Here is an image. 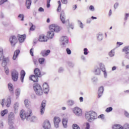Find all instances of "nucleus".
I'll list each match as a JSON object with an SVG mask.
<instances>
[{
  "instance_id": "423d86ee",
  "label": "nucleus",
  "mask_w": 129,
  "mask_h": 129,
  "mask_svg": "<svg viewBox=\"0 0 129 129\" xmlns=\"http://www.w3.org/2000/svg\"><path fill=\"white\" fill-rule=\"evenodd\" d=\"M47 101L45 100H43L40 107L41 114H44L45 112V107H46V103Z\"/></svg>"
},
{
  "instance_id": "4be33fe9",
  "label": "nucleus",
  "mask_w": 129,
  "mask_h": 129,
  "mask_svg": "<svg viewBox=\"0 0 129 129\" xmlns=\"http://www.w3.org/2000/svg\"><path fill=\"white\" fill-rule=\"evenodd\" d=\"M53 37H54V32L53 31H51V30H49L47 34V37L48 38V39H52L53 38Z\"/></svg>"
},
{
  "instance_id": "58836bf2",
  "label": "nucleus",
  "mask_w": 129,
  "mask_h": 129,
  "mask_svg": "<svg viewBox=\"0 0 129 129\" xmlns=\"http://www.w3.org/2000/svg\"><path fill=\"white\" fill-rule=\"evenodd\" d=\"M58 7L57 9V12H61V2L58 1Z\"/></svg>"
},
{
  "instance_id": "8fccbe9b",
  "label": "nucleus",
  "mask_w": 129,
  "mask_h": 129,
  "mask_svg": "<svg viewBox=\"0 0 129 129\" xmlns=\"http://www.w3.org/2000/svg\"><path fill=\"white\" fill-rule=\"evenodd\" d=\"M34 30H35V26H34V25L32 24L30 28V31H34Z\"/></svg>"
},
{
  "instance_id": "9d476101",
  "label": "nucleus",
  "mask_w": 129,
  "mask_h": 129,
  "mask_svg": "<svg viewBox=\"0 0 129 129\" xmlns=\"http://www.w3.org/2000/svg\"><path fill=\"white\" fill-rule=\"evenodd\" d=\"M73 111H74V113L76 115H78L79 116L82 114V110L78 107H75L74 108Z\"/></svg>"
},
{
  "instance_id": "a18cd8bd",
  "label": "nucleus",
  "mask_w": 129,
  "mask_h": 129,
  "mask_svg": "<svg viewBox=\"0 0 129 129\" xmlns=\"http://www.w3.org/2000/svg\"><path fill=\"white\" fill-rule=\"evenodd\" d=\"M68 105L70 106L72 105L73 104H74V102L72 100H69L68 101Z\"/></svg>"
},
{
  "instance_id": "a19ab883",
  "label": "nucleus",
  "mask_w": 129,
  "mask_h": 129,
  "mask_svg": "<svg viewBox=\"0 0 129 129\" xmlns=\"http://www.w3.org/2000/svg\"><path fill=\"white\" fill-rule=\"evenodd\" d=\"M95 73L96 75H99V74H100V69L98 68L96 69L95 71Z\"/></svg>"
},
{
  "instance_id": "9b49d317",
  "label": "nucleus",
  "mask_w": 129,
  "mask_h": 129,
  "mask_svg": "<svg viewBox=\"0 0 129 129\" xmlns=\"http://www.w3.org/2000/svg\"><path fill=\"white\" fill-rule=\"evenodd\" d=\"M60 121H61V119L59 117L55 116L54 117L53 122H54V126L55 127H59V123H60Z\"/></svg>"
},
{
  "instance_id": "1a4fd4ad",
  "label": "nucleus",
  "mask_w": 129,
  "mask_h": 129,
  "mask_svg": "<svg viewBox=\"0 0 129 129\" xmlns=\"http://www.w3.org/2000/svg\"><path fill=\"white\" fill-rule=\"evenodd\" d=\"M65 18H66V16H65V13H64V11H61L60 15V19L62 24H66L67 22H69V20L66 21Z\"/></svg>"
},
{
  "instance_id": "0e129e2a",
  "label": "nucleus",
  "mask_w": 129,
  "mask_h": 129,
  "mask_svg": "<svg viewBox=\"0 0 129 129\" xmlns=\"http://www.w3.org/2000/svg\"><path fill=\"white\" fill-rule=\"evenodd\" d=\"M117 7H118V4L115 3L114 5V9H117Z\"/></svg>"
},
{
  "instance_id": "ea45409f",
  "label": "nucleus",
  "mask_w": 129,
  "mask_h": 129,
  "mask_svg": "<svg viewBox=\"0 0 129 129\" xmlns=\"http://www.w3.org/2000/svg\"><path fill=\"white\" fill-rule=\"evenodd\" d=\"M109 56H110V57H113V56H114V50H111L110 52H109Z\"/></svg>"
},
{
  "instance_id": "a878e982",
  "label": "nucleus",
  "mask_w": 129,
  "mask_h": 129,
  "mask_svg": "<svg viewBox=\"0 0 129 129\" xmlns=\"http://www.w3.org/2000/svg\"><path fill=\"white\" fill-rule=\"evenodd\" d=\"M8 118L10 119V120H13L15 119V113H14V112L10 113L8 116Z\"/></svg>"
},
{
  "instance_id": "e433bc0d",
  "label": "nucleus",
  "mask_w": 129,
  "mask_h": 129,
  "mask_svg": "<svg viewBox=\"0 0 129 129\" xmlns=\"http://www.w3.org/2000/svg\"><path fill=\"white\" fill-rule=\"evenodd\" d=\"M19 109V103H15L14 105V110L16 113V111Z\"/></svg>"
},
{
  "instance_id": "f03ea898",
  "label": "nucleus",
  "mask_w": 129,
  "mask_h": 129,
  "mask_svg": "<svg viewBox=\"0 0 129 129\" xmlns=\"http://www.w3.org/2000/svg\"><path fill=\"white\" fill-rule=\"evenodd\" d=\"M33 88L36 94H37V95H43V90L42 89V87H41V86H40V85H38V84L35 85L33 86Z\"/></svg>"
},
{
  "instance_id": "774afa93",
  "label": "nucleus",
  "mask_w": 129,
  "mask_h": 129,
  "mask_svg": "<svg viewBox=\"0 0 129 129\" xmlns=\"http://www.w3.org/2000/svg\"><path fill=\"white\" fill-rule=\"evenodd\" d=\"M80 102H83V97H80Z\"/></svg>"
},
{
  "instance_id": "ddd939ff",
  "label": "nucleus",
  "mask_w": 129,
  "mask_h": 129,
  "mask_svg": "<svg viewBox=\"0 0 129 129\" xmlns=\"http://www.w3.org/2000/svg\"><path fill=\"white\" fill-rule=\"evenodd\" d=\"M42 88L44 93H48L49 92V85L48 84L44 83L42 85Z\"/></svg>"
},
{
  "instance_id": "13d9d810",
  "label": "nucleus",
  "mask_w": 129,
  "mask_h": 129,
  "mask_svg": "<svg viewBox=\"0 0 129 129\" xmlns=\"http://www.w3.org/2000/svg\"><path fill=\"white\" fill-rule=\"evenodd\" d=\"M50 2L51 0H47V8H50Z\"/></svg>"
},
{
  "instance_id": "aec40b11",
  "label": "nucleus",
  "mask_w": 129,
  "mask_h": 129,
  "mask_svg": "<svg viewBox=\"0 0 129 129\" xmlns=\"http://www.w3.org/2000/svg\"><path fill=\"white\" fill-rule=\"evenodd\" d=\"M20 79L21 82H24V79L25 78V76H26V72L24 70H21L20 73Z\"/></svg>"
},
{
  "instance_id": "49530a36",
  "label": "nucleus",
  "mask_w": 129,
  "mask_h": 129,
  "mask_svg": "<svg viewBox=\"0 0 129 129\" xmlns=\"http://www.w3.org/2000/svg\"><path fill=\"white\" fill-rule=\"evenodd\" d=\"M102 38H103V36H102V35L101 34H99L98 36V40H99V41H101V40H102Z\"/></svg>"
},
{
  "instance_id": "338daca9",
  "label": "nucleus",
  "mask_w": 129,
  "mask_h": 129,
  "mask_svg": "<svg viewBox=\"0 0 129 129\" xmlns=\"http://www.w3.org/2000/svg\"><path fill=\"white\" fill-rule=\"evenodd\" d=\"M124 115L126 116V117H129V113L127 112H125Z\"/></svg>"
},
{
  "instance_id": "c756f323",
  "label": "nucleus",
  "mask_w": 129,
  "mask_h": 129,
  "mask_svg": "<svg viewBox=\"0 0 129 129\" xmlns=\"http://www.w3.org/2000/svg\"><path fill=\"white\" fill-rule=\"evenodd\" d=\"M68 122V119L67 118L62 119V124L64 127H67Z\"/></svg>"
},
{
  "instance_id": "f8f14e48",
  "label": "nucleus",
  "mask_w": 129,
  "mask_h": 129,
  "mask_svg": "<svg viewBox=\"0 0 129 129\" xmlns=\"http://www.w3.org/2000/svg\"><path fill=\"white\" fill-rule=\"evenodd\" d=\"M38 40L39 42H47L48 38L44 34H41L39 36Z\"/></svg>"
},
{
  "instance_id": "393cba45",
  "label": "nucleus",
  "mask_w": 129,
  "mask_h": 129,
  "mask_svg": "<svg viewBox=\"0 0 129 129\" xmlns=\"http://www.w3.org/2000/svg\"><path fill=\"white\" fill-rule=\"evenodd\" d=\"M103 87L101 86L99 88L98 91V97H100L101 96V94L103 93Z\"/></svg>"
},
{
  "instance_id": "3c124183",
  "label": "nucleus",
  "mask_w": 129,
  "mask_h": 129,
  "mask_svg": "<svg viewBox=\"0 0 129 129\" xmlns=\"http://www.w3.org/2000/svg\"><path fill=\"white\" fill-rule=\"evenodd\" d=\"M98 118H101V119H104V115L102 114L98 116Z\"/></svg>"
},
{
  "instance_id": "c9c22d12",
  "label": "nucleus",
  "mask_w": 129,
  "mask_h": 129,
  "mask_svg": "<svg viewBox=\"0 0 129 129\" xmlns=\"http://www.w3.org/2000/svg\"><path fill=\"white\" fill-rule=\"evenodd\" d=\"M8 113H9V111L8 109L3 110L1 112V114L2 116H5V115H6V114H8Z\"/></svg>"
},
{
  "instance_id": "37998d69",
  "label": "nucleus",
  "mask_w": 129,
  "mask_h": 129,
  "mask_svg": "<svg viewBox=\"0 0 129 129\" xmlns=\"http://www.w3.org/2000/svg\"><path fill=\"white\" fill-rule=\"evenodd\" d=\"M73 129H80V127H79V126L77 125V124H74L73 125Z\"/></svg>"
},
{
  "instance_id": "052dcab7",
  "label": "nucleus",
  "mask_w": 129,
  "mask_h": 129,
  "mask_svg": "<svg viewBox=\"0 0 129 129\" xmlns=\"http://www.w3.org/2000/svg\"><path fill=\"white\" fill-rule=\"evenodd\" d=\"M30 54L31 55V56H34V52H33V48H31L30 50Z\"/></svg>"
},
{
  "instance_id": "603ef678",
  "label": "nucleus",
  "mask_w": 129,
  "mask_h": 129,
  "mask_svg": "<svg viewBox=\"0 0 129 129\" xmlns=\"http://www.w3.org/2000/svg\"><path fill=\"white\" fill-rule=\"evenodd\" d=\"M66 51L68 55H70L71 54V50H70V49L67 48Z\"/></svg>"
},
{
  "instance_id": "864d4df0",
  "label": "nucleus",
  "mask_w": 129,
  "mask_h": 129,
  "mask_svg": "<svg viewBox=\"0 0 129 129\" xmlns=\"http://www.w3.org/2000/svg\"><path fill=\"white\" fill-rule=\"evenodd\" d=\"M6 2H8V0H1L0 1V5H4Z\"/></svg>"
},
{
  "instance_id": "473e14b6",
  "label": "nucleus",
  "mask_w": 129,
  "mask_h": 129,
  "mask_svg": "<svg viewBox=\"0 0 129 129\" xmlns=\"http://www.w3.org/2000/svg\"><path fill=\"white\" fill-rule=\"evenodd\" d=\"M32 4V1L31 0H27L26 2V6L27 9H30V7H31V5Z\"/></svg>"
},
{
  "instance_id": "f257e3e1",
  "label": "nucleus",
  "mask_w": 129,
  "mask_h": 129,
  "mask_svg": "<svg viewBox=\"0 0 129 129\" xmlns=\"http://www.w3.org/2000/svg\"><path fill=\"white\" fill-rule=\"evenodd\" d=\"M33 115V111L32 109H27V110L22 109L20 111V116L22 120H25V119H28V117H30Z\"/></svg>"
},
{
  "instance_id": "5701e85b",
  "label": "nucleus",
  "mask_w": 129,
  "mask_h": 129,
  "mask_svg": "<svg viewBox=\"0 0 129 129\" xmlns=\"http://www.w3.org/2000/svg\"><path fill=\"white\" fill-rule=\"evenodd\" d=\"M90 112L91 115V120H92V119H95L97 118V115L96 114V113H95V112Z\"/></svg>"
},
{
  "instance_id": "f704fd0d",
  "label": "nucleus",
  "mask_w": 129,
  "mask_h": 129,
  "mask_svg": "<svg viewBox=\"0 0 129 129\" xmlns=\"http://www.w3.org/2000/svg\"><path fill=\"white\" fill-rule=\"evenodd\" d=\"M21 93V90L19 89H17L15 90V95H16L17 98H19V96H20V94Z\"/></svg>"
},
{
  "instance_id": "e2e57ef3",
  "label": "nucleus",
  "mask_w": 129,
  "mask_h": 129,
  "mask_svg": "<svg viewBox=\"0 0 129 129\" xmlns=\"http://www.w3.org/2000/svg\"><path fill=\"white\" fill-rule=\"evenodd\" d=\"M0 127L1 128H4V122H1L0 123Z\"/></svg>"
},
{
  "instance_id": "7ed1b4c3",
  "label": "nucleus",
  "mask_w": 129,
  "mask_h": 129,
  "mask_svg": "<svg viewBox=\"0 0 129 129\" xmlns=\"http://www.w3.org/2000/svg\"><path fill=\"white\" fill-rule=\"evenodd\" d=\"M9 41L12 47H15L18 44V38L15 35H12L9 38Z\"/></svg>"
},
{
  "instance_id": "5fc2aeb1",
  "label": "nucleus",
  "mask_w": 129,
  "mask_h": 129,
  "mask_svg": "<svg viewBox=\"0 0 129 129\" xmlns=\"http://www.w3.org/2000/svg\"><path fill=\"white\" fill-rule=\"evenodd\" d=\"M89 10H91L92 12H93L94 11V7L93 6L91 5L89 7Z\"/></svg>"
},
{
  "instance_id": "7c9ffc66",
  "label": "nucleus",
  "mask_w": 129,
  "mask_h": 129,
  "mask_svg": "<svg viewBox=\"0 0 129 129\" xmlns=\"http://www.w3.org/2000/svg\"><path fill=\"white\" fill-rule=\"evenodd\" d=\"M86 118L87 119L89 120V121H91V115H90V112H87L85 114Z\"/></svg>"
},
{
  "instance_id": "dca6fc26",
  "label": "nucleus",
  "mask_w": 129,
  "mask_h": 129,
  "mask_svg": "<svg viewBox=\"0 0 129 129\" xmlns=\"http://www.w3.org/2000/svg\"><path fill=\"white\" fill-rule=\"evenodd\" d=\"M50 53H51V50H50V49H48L47 50H42L40 54L43 57H46V56H48Z\"/></svg>"
},
{
  "instance_id": "6e6d98bb",
  "label": "nucleus",
  "mask_w": 129,
  "mask_h": 129,
  "mask_svg": "<svg viewBox=\"0 0 129 129\" xmlns=\"http://www.w3.org/2000/svg\"><path fill=\"white\" fill-rule=\"evenodd\" d=\"M123 43L121 42H117V47H119L120 46H121V45H123Z\"/></svg>"
},
{
  "instance_id": "0eeeda50",
  "label": "nucleus",
  "mask_w": 129,
  "mask_h": 129,
  "mask_svg": "<svg viewBox=\"0 0 129 129\" xmlns=\"http://www.w3.org/2000/svg\"><path fill=\"white\" fill-rule=\"evenodd\" d=\"M43 127L44 129H51V122L48 119L45 120L43 124Z\"/></svg>"
},
{
  "instance_id": "2eb2a0df",
  "label": "nucleus",
  "mask_w": 129,
  "mask_h": 129,
  "mask_svg": "<svg viewBox=\"0 0 129 129\" xmlns=\"http://www.w3.org/2000/svg\"><path fill=\"white\" fill-rule=\"evenodd\" d=\"M2 65L3 66H7L8 64H11V62L10 61V59H9V57L4 58V59H2Z\"/></svg>"
},
{
  "instance_id": "bb28decb",
  "label": "nucleus",
  "mask_w": 129,
  "mask_h": 129,
  "mask_svg": "<svg viewBox=\"0 0 129 129\" xmlns=\"http://www.w3.org/2000/svg\"><path fill=\"white\" fill-rule=\"evenodd\" d=\"M100 70H102V71L104 72V76H106V71H105V67H104V65H103V64H100Z\"/></svg>"
},
{
  "instance_id": "680f3d73",
  "label": "nucleus",
  "mask_w": 129,
  "mask_h": 129,
  "mask_svg": "<svg viewBox=\"0 0 129 129\" xmlns=\"http://www.w3.org/2000/svg\"><path fill=\"white\" fill-rule=\"evenodd\" d=\"M128 17H129V14H126L125 15V18H124L125 21H126V20H127V18H128Z\"/></svg>"
},
{
  "instance_id": "4d7b16f0",
  "label": "nucleus",
  "mask_w": 129,
  "mask_h": 129,
  "mask_svg": "<svg viewBox=\"0 0 129 129\" xmlns=\"http://www.w3.org/2000/svg\"><path fill=\"white\" fill-rule=\"evenodd\" d=\"M61 2L62 4H64V5H67V4H68V1L67 0H61Z\"/></svg>"
},
{
  "instance_id": "b1692460",
  "label": "nucleus",
  "mask_w": 129,
  "mask_h": 129,
  "mask_svg": "<svg viewBox=\"0 0 129 129\" xmlns=\"http://www.w3.org/2000/svg\"><path fill=\"white\" fill-rule=\"evenodd\" d=\"M8 89L10 92L14 93V86L12 83H10L8 84Z\"/></svg>"
},
{
  "instance_id": "39448f33",
  "label": "nucleus",
  "mask_w": 129,
  "mask_h": 129,
  "mask_svg": "<svg viewBox=\"0 0 129 129\" xmlns=\"http://www.w3.org/2000/svg\"><path fill=\"white\" fill-rule=\"evenodd\" d=\"M60 27L55 24H51L49 26V31L53 32V33L54 32L58 33V32H60Z\"/></svg>"
},
{
  "instance_id": "09e8293b",
  "label": "nucleus",
  "mask_w": 129,
  "mask_h": 129,
  "mask_svg": "<svg viewBox=\"0 0 129 129\" xmlns=\"http://www.w3.org/2000/svg\"><path fill=\"white\" fill-rule=\"evenodd\" d=\"M88 50L87 49V48H84V55H87V54H88Z\"/></svg>"
},
{
  "instance_id": "2f4dec72",
  "label": "nucleus",
  "mask_w": 129,
  "mask_h": 129,
  "mask_svg": "<svg viewBox=\"0 0 129 129\" xmlns=\"http://www.w3.org/2000/svg\"><path fill=\"white\" fill-rule=\"evenodd\" d=\"M24 104L26 107H29L31 105V102L29 100L26 99L24 100Z\"/></svg>"
},
{
  "instance_id": "6e6552de",
  "label": "nucleus",
  "mask_w": 129,
  "mask_h": 129,
  "mask_svg": "<svg viewBox=\"0 0 129 129\" xmlns=\"http://www.w3.org/2000/svg\"><path fill=\"white\" fill-rule=\"evenodd\" d=\"M4 102H5L6 105L7 107H10L11 103V98L7 99L6 101L5 99H3L2 100V101L1 103V104L2 105L3 107H4V106L5 105V104L4 103Z\"/></svg>"
},
{
  "instance_id": "20e7f679",
  "label": "nucleus",
  "mask_w": 129,
  "mask_h": 129,
  "mask_svg": "<svg viewBox=\"0 0 129 129\" xmlns=\"http://www.w3.org/2000/svg\"><path fill=\"white\" fill-rule=\"evenodd\" d=\"M11 76L13 81H17L19 79V73L16 70H14L11 72Z\"/></svg>"
},
{
  "instance_id": "79ce46f5",
  "label": "nucleus",
  "mask_w": 129,
  "mask_h": 129,
  "mask_svg": "<svg viewBox=\"0 0 129 129\" xmlns=\"http://www.w3.org/2000/svg\"><path fill=\"white\" fill-rule=\"evenodd\" d=\"M112 111V107H109L106 109L105 111L106 112H110V111Z\"/></svg>"
},
{
  "instance_id": "72a5a7b5",
  "label": "nucleus",
  "mask_w": 129,
  "mask_h": 129,
  "mask_svg": "<svg viewBox=\"0 0 129 129\" xmlns=\"http://www.w3.org/2000/svg\"><path fill=\"white\" fill-rule=\"evenodd\" d=\"M4 58V49L0 48V61H2Z\"/></svg>"
},
{
  "instance_id": "c85d7f7f",
  "label": "nucleus",
  "mask_w": 129,
  "mask_h": 129,
  "mask_svg": "<svg viewBox=\"0 0 129 129\" xmlns=\"http://www.w3.org/2000/svg\"><path fill=\"white\" fill-rule=\"evenodd\" d=\"M122 52H124V53L125 54H128V53H129V46H125L122 49Z\"/></svg>"
},
{
  "instance_id": "a211bd4d",
  "label": "nucleus",
  "mask_w": 129,
  "mask_h": 129,
  "mask_svg": "<svg viewBox=\"0 0 129 129\" xmlns=\"http://www.w3.org/2000/svg\"><path fill=\"white\" fill-rule=\"evenodd\" d=\"M17 37L20 43H23L25 41V39H26V35H24L19 34Z\"/></svg>"
},
{
  "instance_id": "6ab92c4d",
  "label": "nucleus",
  "mask_w": 129,
  "mask_h": 129,
  "mask_svg": "<svg viewBox=\"0 0 129 129\" xmlns=\"http://www.w3.org/2000/svg\"><path fill=\"white\" fill-rule=\"evenodd\" d=\"M61 42H62V45L68 44V38L66 36H62L60 38Z\"/></svg>"
},
{
  "instance_id": "cd10ccee",
  "label": "nucleus",
  "mask_w": 129,
  "mask_h": 129,
  "mask_svg": "<svg viewBox=\"0 0 129 129\" xmlns=\"http://www.w3.org/2000/svg\"><path fill=\"white\" fill-rule=\"evenodd\" d=\"M113 129H123V127L119 124H115L112 126Z\"/></svg>"
},
{
  "instance_id": "c03bdc74",
  "label": "nucleus",
  "mask_w": 129,
  "mask_h": 129,
  "mask_svg": "<svg viewBox=\"0 0 129 129\" xmlns=\"http://www.w3.org/2000/svg\"><path fill=\"white\" fill-rule=\"evenodd\" d=\"M18 18L20 19V21H24V15L20 14L18 16Z\"/></svg>"
},
{
  "instance_id": "de8ad7c7",
  "label": "nucleus",
  "mask_w": 129,
  "mask_h": 129,
  "mask_svg": "<svg viewBox=\"0 0 129 129\" xmlns=\"http://www.w3.org/2000/svg\"><path fill=\"white\" fill-rule=\"evenodd\" d=\"M5 73L8 75L9 74V68H5Z\"/></svg>"
},
{
  "instance_id": "4c0bfd02",
  "label": "nucleus",
  "mask_w": 129,
  "mask_h": 129,
  "mask_svg": "<svg viewBox=\"0 0 129 129\" xmlns=\"http://www.w3.org/2000/svg\"><path fill=\"white\" fill-rule=\"evenodd\" d=\"M38 62L40 64H43L44 62H45V58H39Z\"/></svg>"
},
{
  "instance_id": "f3484780",
  "label": "nucleus",
  "mask_w": 129,
  "mask_h": 129,
  "mask_svg": "<svg viewBox=\"0 0 129 129\" xmlns=\"http://www.w3.org/2000/svg\"><path fill=\"white\" fill-rule=\"evenodd\" d=\"M34 73L36 76H37V77H41L42 76L41 71H40V69L38 68H36L34 69Z\"/></svg>"
},
{
  "instance_id": "4468645a",
  "label": "nucleus",
  "mask_w": 129,
  "mask_h": 129,
  "mask_svg": "<svg viewBox=\"0 0 129 129\" xmlns=\"http://www.w3.org/2000/svg\"><path fill=\"white\" fill-rule=\"evenodd\" d=\"M39 77L36 76V75H31L29 77V80H31L32 81H33V82H38L39 81Z\"/></svg>"
},
{
  "instance_id": "412c9836",
  "label": "nucleus",
  "mask_w": 129,
  "mask_h": 129,
  "mask_svg": "<svg viewBox=\"0 0 129 129\" xmlns=\"http://www.w3.org/2000/svg\"><path fill=\"white\" fill-rule=\"evenodd\" d=\"M20 50L19 49H17L14 53L13 56V60H16L17 59V57L18 56H19V54H20Z\"/></svg>"
},
{
  "instance_id": "bf43d9fd",
  "label": "nucleus",
  "mask_w": 129,
  "mask_h": 129,
  "mask_svg": "<svg viewBox=\"0 0 129 129\" xmlns=\"http://www.w3.org/2000/svg\"><path fill=\"white\" fill-rule=\"evenodd\" d=\"M33 62H34L35 65H38V60L37 59H34Z\"/></svg>"
},
{
  "instance_id": "69168bd1",
  "label": "nucleus",
  "mask_w": 129,
  "mask_h": 129,
  "mask_svg": "<svg viewBox=\"0 0 129 129\" xmlns=\"http://www.w3.org/2000/svg\"><path fill=\"white\" fill-rule=\"evenodd\" d=\"M39 12H44V9H43V8H39Z\"/></svg>"
}]
</instances>
